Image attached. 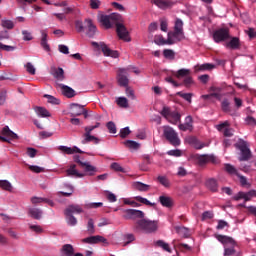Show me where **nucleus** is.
I'll list each match as a JSON object with an SVG mask.
<instances>
[{
  "mask_svg": "<svg viewBox=\"0 0 256 256\" xmlns=\"http://www.w3.org/2000/svg\"><path fill=\"white\" fill-rule=\"evenodd\" d=\"M210 91H212L211 96L215 97L216 99L221 100V97H223V95L221 94V87L212 86L210 88Z\"/></svg>",
  "mask_w": 256,
  "mask_h": 256,
  "instance_id": "40",
  "label": "nucleus"
},
{
  "mask_svg": "<svg viewBox=\"0 0 256 256\" xmlns=\"http://www.w3.org/2000/svg\"><path fill=\"white\" fill-rule=\"evenodd\" d=\"M73 161H74V163H77V165H79L80 169H83V171H84V173H86V175L93 177V175H95V173H97V168L95 166L91 165V163H89V162L81 161V156L74 155Z\"/></svg>",
  "mask_w": 256,
  "mask_h": 256,
  "instance_id": "5",
  "label": "nucleus"
},
{
  "mask_svg": "<svg viewBox=\"0 0 256 256\" xmlns=\"http://www.w3.org/2000/svg\"><path fill=\"white\" fill-rule=\"evenodd\" d=\"M216 239L223 245H231L230 248L225 247L224 255L226 256L235 255V248H233L235 247V240H233V238L225 235H217Z\"/></svg>",
  "mask_w": 256,
  "mask_h": 256,
  "instance_id": "7",
  "label": "nucleus"
},
{
  "mask_svg": "<svg viewBox=\"0 0 256 256\" xmlns=\"http://www.w3.org/2000/svg\"><path fill=\"white\" fill-rule=\"evenodd\" d=\"M163 134L167 141H169L170 145H173V147H179V145H181L179 134H177L172 127L164 126Z\"/></svg>",
  "mask_w": 256,
  "mask_h": 256,
  "instance_id": "4",
  "label": "nucleus"
},
{
  "mask_svg": "<svg viewBox=\"0 0 256 256\" xmlns=\"http://www.w3.org/2000/svg\"><path fill=\"white\" fill-rule=\"evenodd\" d=\"M59 151H62V153H66V155H74V153H80L83 154L81 149H79L77 146L74 147H67V146H59L58 147Z\"/></svg>",
  "mask_w": 256,
  "mask_h": 256,
  "instance_id": "23",
  "label": "nucleus"
},
{
  "mask_svg": "<svg viewBox=\"0 0 256 256\" xmlns=\"http://www.w3.org/2000/svg\"><path fill=\"white\" fill-rule=\"evenodd\" d=\"M117 105L123 109H127L129 107V101L125 97H119L117 99Z\"/></svg>",
  "mask_w": 256,
  "mask_h": 256,
  "instance_id": "45",
  "label": "nucleus"
},
{
  "mask_svg": "<svg viewBox=\"0 0 256 256\" xmlns=\"http://www.w3.org/2000/svg\"><path fill=\"white\" fill-rule=\"evenodd\" d=\"M84 108H85V106L80 105L78 103L70 104L71 117H80V115H83Z\"/></svg>",
  "mask_w": 256,
  "mask_h": 256,
  "instance_id": "19",
  "label": "nucleus"
},
{
  "mask_svg": "<svg viewBox=\"0 0 256 256\" xmlns=\"http://www.w3.org/2000/svg\"><path fill=\"white\" fill-rule=\"evenodd\" d=\"M82 243H87L88 245H97V243H104V245H109L107 239L100 235L84 238L82 239Z\"/></svg>",
  "mask_w": 256,
  "mask_h": 256,
  "instance_id": "13",
  "label": "nucleus"
},
{
  "mask_svg": "<svg viewBox=\"0 0 256 256\" xmlns=\"http://www.w3.org/2000/svg\"><path fill=\"white\" fill-rule=\"evenodd\" d=\"M124 247H127V245L133 243L135 241V235L133 234H125L124 235Z\"/></svg>",
  "mask_w": 256,
  "mask_h": 256,
  "instance_id": "52",
  "label": "nucleus"
},
{
  "mask_svg": "<svg viewBox=\"0 0 256 256\" xmlns=\"http://www.w3.org/2000/svg\"><path fill=\"white\" fill-rule=\"evenodd\" d=\"M28 169L32 171L33 173H45V168L35 166V165H29Z\"/></svg>",
  "mask_w": 256,
  "mask_h": 256,
  "instance_id": "55",
  "label": "nucleus"
},
{
  "mask_svg": "<svg viewBox=\"0 0 256 256\" xmlns=\"http://www.w3.org/2000/svg\"><path fill=\"white\" fill-rule=\"evenodd\" d=\"M115 25L118 37L123 39V41H131V38L129 37V31H127L125 25H123L121 22H117Z\"/></svg>",
  "mask_w": 256,
  "mask_h": 256,
  "instance_id": "15",
  "label": "nucleus"
},
{
  "mask_svg": "<svg viewBox=\"0 0 256 256\" xmlns=\"http://www.w3.org/2000/svg\"><path fill=\"white\" fill-rule=\"evenodd\" d=\"M183 39H185V32L170 31L167 34V38H161V45H175V43L183 41Z\"/></svg>",
  "mask_w": 256,
  "mask_h": 256,
  "instance_id": "3",
  "label": "nucleus"
},
{
  "mask_svg": "<svg viewBox=\"0 0 256 256\" xmlns=\"http://www.w3.org/2000/svg\"><path fill=\"white\" fill-rule=\"evenodd\" d=\"M188 75H191L190 69L182 68L176 72L177 79H181L183 77L185 79L186 77H188Z\"/></svg>",
  "mask_w": 256,
  "mask_h": 256,
  "instance_id": "39",
  "label": "nucleus"
},
{
  "mask_svg": "<svg viewBox=\"0 0 256 256\" xmlns=\"http://www.w3.org/2000/svg\"><path fill=\"white\" fill-rule=\"evenodd\" d=\"M90 8L97 10L99 7H101V1L100 0H89Z\"/></svg>",
  "mask_w": 256,
  "mask_h": 256,
  "instance_id": "64",
  "label": "nucleus"
},
{
  "mask_svg": "<svg viewBox=\"0 0 256 256\" xmlns=\"http://www.w3.org/2000/svg\"><path fill=\"white\" fill-rule=\"evenodd\" d=\"M36 113H37V115H39V117H50L51 116V113H49V111L44 107H37Z\"/></svg>",
  "mask_w": 256,
  "mask_h": 256,
  "instance_id": "43",
  "label": "nucleus"
},
{
  "mask_svg": "<svg viewBox=\"0 0 256 256\" xmlns=\"http://www.w3.org/2000/svg\"><path fill=\"white\" fill-rule=\"evenodd\" d=\"M231 36L229 35V30L227 28H220L213 33V40L215 43H223L227 41Z\"/></svg>",
  "mask_w": 256,
  "mask_h": 256,
  "instance_id": "9",
  "label": "nucleus"
},
{
  "mask_svg": "<svg viewBox=\"0 0 256 256\" xmlns=\"http://www.w3.org/2000/svg\"><path fill=\"white\" fill-rule=\"evenodd\" d=\"M75 29H76L77 33H83V31H85V26H83V21L76 20L75 21Z\"/></svg>",
  "mask_w": 256,
  "mask_h": 256,
  "instance_id": "54",
  "label": "nucleus"
},
{
  "mask_svg": "<svg viewBox=\"0 0 256 256\" xmlns=\"http://www.w3.org/2000/svg\"><path fill=\"white\" fill-rule=\"evenodd\" d=\"M110 168L112 171H116L117 173H125V168H123L122 165L117 162H113L110 165Z\"/></svg>",
  "mask_w": 256,
  "mask_h": 256,
  "instance_id": "46",
  "label": "nucleus"
},
{
  "mask_svg": "<svg viewBox=\"0 0 256 256\" xmlns=\"http://www.w3.org/2000/svg\"><path fill=\"white\" fill-rule=\"evenodd\" d=\"M180 131H193V117L191 115L185 118L183 124H179Z\"/></svg>",
  "mask_w": 256,
  "mask_h": 256,
  "instance_id": "21",
  "label": "nucleus"
},
{
  "mask_svg": "<svg viewBox=\"0 0 256 256\" xmlns=\"http://www.w3.org/2000/svg\"><path fill=\"white\" fill-rule=\"evenodd\" d=\"M133 189L146 193L151 189V186L142 182H134L132 184Z\"/></svg>",
  "mask_w": 256,
  "mask_h": 256,
  "instance_id": "27",
  "label": "nucleus"
},
{
  "mask_svg": "<svg viewBox=\"0 0 256 256\" xmlns=\"http://www.w3.org/2000/svg\"><path fill=\"white\" fill-rule=\"evenodd\" d=\"M87 175L86 172L81 173L77 171V165L76 164H71L69 169L66 170V176L67 177H77L78 179H81Z\"/></svg>",
  "mask_w": 256,
  "mask_h": 256,
  "instance_id": "18",
  "label": "nucleus"
},
{
  "mask_svg": "<svg viewBox=\"0 0 256 256\" xmlns=\"http://www.w3.org/2000/svg\"><path fill=\"white\" fill-rule=\"evenodd\" d=\"M174 31H178L179 33H184L183 32V20H181V18H176L175 23H174Z\"/></svg>",
  "mask_w": 256,
  "mask_h": 256,
  "instance_id": "44",
  "label": "nucleus"
},
{
  "mask_svg": "<svg viewBox=\"0 0 256 256\" xmlns=\"http://www.w3.org/2000/svg\"><path fill=\"white\" fill-rule=\"evenodd\" d=\"M134 229L144 233H155L157 231V222L142 218L135 223Z\"/></svg>",
  "mask_w": 256,
  "mask_h": 256,
  "instance_id": "2",
  "label": "nucleus"
},
{
  "mask_svg": "<svg viewBox=\"0 0 256 256\" xmlns=\"http://www.w3.org/2000/svg\"><path fill=\"white\" fill-rule=\"evenodd\" d=\"M211 69H215V65L205 63V64L195 66L196 71H211Z\"/></svg>",
  "mask_w": 256,
  "mask_h": 256,
  "instance_id": "38",
  "label": "nucleus"
},
{
  "mask_svg": "<svg viewBox=\"0 0 256 256\" xmlns=\"http://www.w3.org/2000/svg\"><path fill=\"white\" fill-rule=\"evenodd\" d=\"M106 127L109 131V133L115 134L117 133V126L115 125V123L113 121H110L106 124Z\"/></svg>",
  "mask_w": 256,
  "mask_h": 256,
  "instance_id": "58",
  "label": "nucleus"
},
{
  "mask_svg": "<svg viewBox=\"0 0 256 256\" xmlns=\"http://www.w3.org/2000/svg\"><path fill=\"white\" fill-rule=\"evenodd\" d=\"M169 29V20L167 18H162L161 19V31H164L167 33Z\"/></svg>",
  "mask_w": 256,
  "mask_h": 256,
  "instance_id": "59",
  "label": "nucleus"
},
{
  "mask_svg": "<svg viewBox=\"0 0 256 256\" xmlns=\"http://www.w3.org/2000/svg\"><path fill=\"white\" fill-rule=\"evenodd\" d=\"M48 203V205H51V207H53V201L47 199V198H39V197H32L31 198V203H33V205H37V203Z\"/></svg>",
  "mask_w": 256,
  "mask_h": 256,
  "instance_id": "37",
  "label": "nucleus"
},
{
  "mask_svg": "<svg viewBox=\"0 0 256 256\" xmlns=\"http://www.w3.org/2000/svg\"><path fill=\"white\" fill-rule=\"evenodd\" d=\"M161 249L166 251V253H173V248H171V245H169V243H166L164 241H161Z\"/></svg>",
  "mask_w": 256,
  "mask_h": 256,
  "instance_id": "62",
  "label": "nucleus"
},
{
  "mask_svg": "<svg viewBox=\"0 0 256 256\" xmlns=\"http://www.w3.org/2000/svg\"><path fill=\"white\" fill-rule=\"evenodd\" d=\"M227 127H229V122L225 121L221 124H218L216 126V129H218L219 131H223L224 129V137H233V129Z\"/></svg>",
  "mask_w": 256,
  "mask_h": 256,
  "instance_id": "22",
  "label": "nucleus"
},
{
  "mask_svg": "<svg viewBox=\"0 0 256 256\" xmlns=\"http://www.w3.org/2000/svg\"><path fill=\"white\" fill-rule=\"evenodd\" d=\"M28 214L30 215V217H32V219L39 220L43 215V211H41V209L39 208H30L28 210Z\"/></svg>",
  "mask_w": 256,
  "mask_h": 256,
  "instance_id": "30",
  "label": "nucleus"
},
{
  "mask_svg": "<svg viewBox=\"0 0 256 256\" xmlns=\"http://www.w3.org/2000/svg\"><path fill=\"white\" fill-rule=\"evenodd\" d=\"M50 74L54 76V79H57V81H64L65 80V71L63 68H57L55 66H52L50 68Z\"/></svg>",
  "mask_w": 256,
  "mask_h": 256,
  "instance_id": "20",
  "label": "nucleus"
},
{
  "mask_svg": "<svg viewBox=\"0 0 256 256\" xmlns=\"http://www.w3.org/2000/svg\"><path fill=\"white\" fill-rule=\"evenodd\" d=\"M84 23H86V27L88 29L86 32L87 37L93 39V37L97 35V26L93 24V20L90 18L85 19Z\"/></svg>",
  "mask_w": 256,
  "mask_h": 256,
  "instance_id": "17",
  "label": "nucleus"
},
{
  "mask_svg": "<svg viewBox=\"0 0 256 256\" xmlns=\"http://www.w3.org/2000/svg\"><path fill=\"white\" fill-rule=\"evenodd\" d=\"M73 213L79 214V213H83V208H81L80 205L77 204H72L69 205L65 211H64V215H73Z\"/></svg>",
  "mask_w": 256,
  "mask_h": 256,
  "instance_id": "26",
  "label": "nucleus"
},
{
  "mask_svg": "<svg viewBox=\"0 0 256 256\" xmlns=\"http://www.w3.org/2000/svg\"><path fill=\"white\" fill-rule=\"evenodd\" d=\"M0 188L3 189V191H8L9 193L13 191V185L9 180H0Z\"/></svg>",
  "mask_w": 256,
  "mask_h": 256,
  "instance_id": "34",
  "label": "nucleus"
},
{
  "mask_svg": "<svg viewBox=\"0 0 256 256\" xmlns=\"http://www.w3.org/2000/svg\"><path fill=\"white\" fill-rule=\"evenodd\" d=\"M124 215L123 217L126 220H133L135 221V219H144L145 217V213L141 210H135V209H127L124 211Z\"/></svg>",
  "mask_w": 256,
  "mask_h": 256,
  "instance_id": "11",
  "label": "nucleus"
},
{
  "mask_svg": "<svg viewBox=\"0 0 256 256\" xmlns=\"http://www.w3.org/2000/svg\"><path fill=\"white\" fill-rule=\"evenodd\" d=\"M127 71H129V68H120L118 70V83L120 87H128L129 85V78H127Z\"/></svg>",
  "mask_w": 256,
  "mask_h": 256,
  "instance_id": "16",
  "label": "nucleus"
},
{
  "mask_svg": "<svg viewBox=\"0 0 256 256\" xmlns=\"http://www.w3.org/2000/svg\"><path fill=\"white\" fill-rule=\"evenodd\" d=\"M68 225H71V227H75L77 225V218L73 216V214H65Z\"/></svg>",
  "mask_w": 256,
  "mask_h": 256,
  "instance_id": "50",
  "label": "nucleus"
},
{
  "mask_svg": "<svg viewBox=\"0 0 256 256\" xmlns=\"http://www.w3.org/2000/svg\"><path fill=\"white\" fill-rule=\"evenodd\" d=\"M224 169L230 175H239V172H237V169H235V166H233L231 164H225Z\"/></svg>",
  "mask_w": 256,
  "mask_h": 256,
  "instance_id": "48",
  "label": "nucleus"
},
{
  "mask_svg": "<svg viewBox=\"0 0 256 256\" xmlns=\"http://www.w3.org/2000/svg\"><path fill=\"white\" fill-rule=\"evenodd\" d=\"M24 41H33V35L28 30H22Z\"/></svg>",
  "mask_w": 256,
  "mask_h": 256,
  "instance_id": "60",
  "label": "nucleus"
},
{
  "mask_svg": "<svg viewBox=\"0 0 256 256\" xmlns=\"http://www.w3.org/2000/svg\"><path fill=\"white\" fill-rule=\"evenodd\" d=\"M1 25L4 29H13L15 27V23L11 20H1Z\"/></svg>",
  "mask_w": 256,
  "mask_h": 256,
  "instance_id": "49",
  "label": "nucleus"
},
{
  "mask_svg": "<svg viewBox=\"0 0 256 256\" xmlns=\"http://www.w3.org/2000/svg\"><path fill=\"white\" fill-rule=\"evenodd\" d=\"M163 55L168 61H173L175 59V51L172 49H164Z\"/></svg>",
  "mask_w": 256,
  "mask_h": 256,
  "instance_id": "41",
  "label": "nucleus"
},
{
  "mask_svg": "<svg viewBox=\"0 0 256 256\" xmlns=\"http://www.w3.org/2000/svg\"><path fill=\"white\" fill-rule=\"evenodd\" d=\"M99 21L102 23L103 27L106 29H111L113 25H117V23H121L123 21V17L119 13H112L110 15H100Z\"/></svg>",
  "mask_w": 256,
  "mask_h": 256,
  "instance_id": "1",
  "label": "nucleus"
},
{
  "mask_svg": "<svg viewBox=\"0 0 256 256\" xmlns=\"http://www.w3.org/2000/svg\"><path fill=\"white\" fill-rule=\"evenodd\" d=\"M84 139L82 140V145H87V143L93 142L95 145H99L101 143V140L89 132H85L83 135Z\"/></svg>",
  "mask_w": 256,
  "mask_h": 256,
  "instance_id": "24",
  "label": "nucleus"
},
{
  "mask_svg": "<svg viewBox=\"0 0 256 256\" xmlns=\"http://www.w3.org/2000/svg\"><path fill=\"white\" fill-rule=\"evenodd\" d=\"M222 110L225 111V113H228V111H231L229 100L225 99L221 103Z\"/></svg>",
  "mask_w": 256,
  "mask_h": 256,
  "instance_id": "63",
  "label": "nucleus"
},
{
  "mask_svg": "<svg viewBox=\"0 0 256 256\" xmlns=\"http://www.w3.org/2000/svg\"><path fill=\"white\" fill-rule=\"evenodd\" d=\"M177 95L182 97V99H185V101H188V103H191V99L193 98L192 93L177 92Z\"/></svg>",
  "mask_w": 256,
  "mask_h": 256,
  "instance_id": "56",
  "label": "nucleus"
},
{
  "mask_svg": "<svg viewBox=\"0 0 256 256\" xmlns=\"http://www.w3.org/2000/svg\"><path fill=\"white\" fill-rule=\"evenodd\" d=\"M41 35H42L41 42H40L41 47H43L44 51H51V48L47 43V37H48L47 32H45V30H42Z\"/></svg>",
  "mask_w": 256,
  "mask_h": 256,
  "instance_id": "32",
  "label": "nucleus"
},
{
  "mask_svg": "<svg viewBox=\"0 0 256 256\" xmlns=\"http://www.w3.org/2000/svg\"><path fill=\"white\" fill-rule=\"evenodd\" d=\"M135 200L138 201V203H142L143 205H147L149 207H155V203H152L149 201L147 198L141 197V196H136Z\"/></svg>",
  "mask_w": 256,
  "mask_h": 256,
  "instance_id": "42",
  "label": "nucleus"
},
{
  "mask_svg": "<svg viewBox=\"0 0 256 256\" xmlns=\"http://www.w3.org/2000/svg\"><path fill=\"white\" fill-rule=\"evenodd\" d=\"M87 232L90 235L95 234V222L93 221V218H89L88 223H87Z\"/></svg>",
  "mask_w": 256,
  "mask_h": 256,
  "instance_id": "47",
  "label": "nucleus"
},
{
  "mask_svg": "<svg viewBox=\"0 0 256 256\" xmlns=\"http://www.w3.org/2000/svg\"><path fill=\"white\" fill-rule=\"evenodd\" d=\"M92 47H95V49H101L105 57H113L114 59L119 57V52L116 50H111L110 47L105 44V42H92Z\"/></svg>",
  "mask_w": 256,
  "mask_h": 256,
  "instance_id": "8",
  "label": "nucleus"
},
{
  "mask_svg": "<svg viewBox=\"0 0 256 256\" xmlns=\"http://www.w3.org/2000/svg\"><path fill=\"white\" fill-rule=\"evenodd\" d=\"M162 117L165 118L166 121L171 123L172 125H177V123H181V114L177 111H171L168 107H164L161 112Z\"/></svg>",
  "mask_w": 256,
  "mask_h": 256,
  "instance_id": "6",
  "label": "nucleus"
},
{
  "mask_svg": "<svg viewBox=\"0 0 256 256\" xmlns=\"http://www.w3.org/2000/svg\"><path fill=\"white\" fill-rule=\"evenodd\" d=\"M167 155H170L172 157H181V155H183V151H181L180 149L169 150L167 152Z\"/></svg>",
  "mask_w": 256,
  "mask_h": 256,
  "instance_id": "61",
  "label": "nucleus"
},
{
  "mask_svg": "<svg viewBox=\"0 0 256 256\" xmlns=\"http://www.w3.org/2000/svg\"><path fill=\"white\" fill-rule=\"evenodd\" d=\"M59 87L61 88L62 94L64 95V97H67L68 99H71L73 97H75V91L73 90V88L65 85V84H60Z\"/></svg>",
  "mask_w": 256,
  "mask_h": 256,
  "instance_id": "25",
  "label": "nucleus"
},
{
  "mask_svg": "<svg viewBox=\"0 0 256 256\" xmlns=\"http://www.w3.org/2000/svg\"><path fill=\"white\" fill-rule=\"evenodd\" d=\"M161 205L162 207L171 209L175 205V201L169 196H161Z\"/></svg>",
  "mask_w": 256,
  "mask_h": 256,
  "instance_id": "28",
  "label": "nucleus"
},
{
  "mask_svg": "<svg viewBox=\"0 0 256 256\" xmlns=\"http://www.w3.org/2000/svg\"><path fill=\"white\" fill-rule=\"evenodd\" d=\"M124 145L128 148V149H133L134 151H137L138 149H140L141 144L133 141V140H126L124 142Z\"/></svg>",
  "mask_w": 256,
  "mask_h": 256,
  "instance_id": "36",
  "label": "nucleus"
},
{
  "mask_svg": "<svg viewBox=\"0 0 256 256\" xmlns=\"http://www.w3.org/2000/svg\"><path fill=\"white\" fill-rule=\"evenodd\" d=\"M176 233H178V235H180L181 237H191V230H189V228H185L183 226H177L176 227Z\"/></svg>",
  "mask_w": 256,
  "mask_h": 256,
  "instance_id": "33",
  "label": "nucleus"
},
{
  "mask_svg": "<svg viewBox=\"0 0 256 256\" xmlns=\"http://www.w3.org/2000/svg\"><path fill=\"white\" fill-rule=\"evenodd\" d=\"M206 187L210 190V191H217L218 189V185H217V180L210 178L206 181Z\"/></svg>",
  "mask_w": 256,
  "mask_h": 256,
  "instance_id": "35",
  "label": "nucleus"
},
{
  "mask_svg": "<svg viewBox=\"0 0 256 256\" xmlns=\"http://www.w3.org/2000/svg\"><path fill=\"white\" fill-rule=\"evenodd\" d=\"M19 136L11 129L9 126H5L0 133V141H4V143H9V139H18Z\"/></svg>",
  "mask_w": 256,
  "mask_h": 256,
  "instance_id": "12",
  "label": "nucleus"
},
{
  "mask_svg": "<svg viewBox=\"0 0 256 256\" xmlns=\"http://www.w3.org/2000/svg\"><path fill=\"white\" fill-rule=\"evenodd\" d=\"M44 97L48 99V103H51L52 105H59L61 103V100L55 98L52 95L45 94Z\"/></svg>",
  "mask_w": 256,
  "mask_h": 256,
  "instance_id": "51",
  "label": "nucleus"
},
{
  "mask_svg": "<svg viewBox=\"0 0 256 256\" xmlns=\"http://www.w3.org/2000/svg\"><path fill=\"white\" fill-rule=\"evenodd\" d=\"M253 197H256V191L250 190L249 192H244V201H251Z\"/></svg>",
  "mask_w": 256,
  "mask_h": 256,
  "instance_id": "57",
  "label": "nucleus"
},
{
  "mask_svg": "<svg viewBox=\"0 0 256 256\" xmlns=\"http://www.w3.org/2000/svg\"><path fill=\"white\" fill-rule=\"evenodd\" d=\"M61 252L66 256H74L75 248L71 244H64L61 248Z\"/></svg>",
  "mask_w": 256,
  "mask_h": 256,
  "instance_id": "29",
  "label": "nucleus"
},
{
  "mask_svg": "<svg viewBox=\"0 0 256 256\" xmlns=\"http://www.w3.org/2000/svg\"><path fill=\"white\" fill-rule=\"evenodd\" d=\"M239 150L241 155L239 161H249V159H251V150L249 149L247 142H242L239 145Z\"/></svg>",
  "mask_w": 256,
  "mask_h": 256,
  "instance_id": "14",
  "label": "nucleus"
},
{
  "mask_svg": "<svg viewBox=\"0 0 256 256\" xmlns=\"http://www.w3.org/2000/svg\"><path fill=\"white\" fill-rule=\"evenodd\" d=\"M175 5V2L171 0H162L161 1V9H171Z\"/></svg>",
  "mask_w": 256,
  "mask_h": 256,
  "instance_id": "53",
  "label": "nucleus"
},
{
  "mask_svg": "<svg viewBox=\"0 0 256 256\" xmlns=\"http://www.w3.org/2000/svg\"><path fill=\"white\" fill-rule=\"evenodd\" d=\"M194 159L200 167L207 165V163H217V158L214 155H195Z\"/></svg>",
  "mask_w": 256,
  "mask_h": 256,
  "instance_id": "10",
  "label": "nucleus"
},
{
  "mask_svg": "<svg viewBox=\"0 0 256 256\" xmlns=\"http://www.w3.org/2000/svg\"><path fill=\"white\" fill-rule=\"evenodd\" d=\"M229 49H239L241 47V41L238 37H233L229 43L226 44Z\"/></svg>",
  "mask_w": 256,
  "mask_h": 256,
  "instance_id": "31",
  "label": "nucleus"
}]
</instances>
